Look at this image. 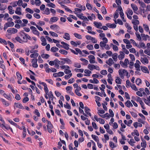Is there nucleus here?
Returning a JSON list of instances; mask_svg holds the SVG:
<instances>
[{"instance_id": "0eeeda50", "label": "nucleus", "mask_w": 150, "mask_h": 150, "mask_svg": "<svg viewBox=\"0 0 150 150\" xmlns=\"http://www.w3.org/2000/svg\"><path fill=\"white\" fill-rule=\"evenodd\" d=\"M30 29L32 30V31L33 34L38 36L39 35V33L37 30V29L35 27L33 26H31L30 27Z\"/></svg>"}, {"instance_id": "79ce46f5", "label": "nucleus", "mask_w": 150, "mask_h": 150, "mask_svg": "<svg viewBox=\"0 0 150 150\" xmlns=\"http://www.w3.org/2000/svg\"><path fill=\"white\" fill-rule=\"evenodd\" d=\"M135 34L137 38V40L139 41H141L142 40V37L141 35L138 33H136Z\"/></svg>"}, {"instance_id": "423d86ee", "label": "nucleus", "mask_w": 150, "mask_h": 150, "mask_svg": "<svg viewBox=\"0 0 150 150\" xmlns=\"http://www.w3.org/2000/svg\"><path fill=\"white\" fill-rule=\"evenodd\" d=\"M136 100L137 102H139L142 108L143 109H145V108L144 107V103L142 100L141 98L137 96Z\"/></svg>"}, {"instance_id": "0e129e2a", "label": "nucleus", "mask_w": 150, "mask_h": 150, "mask_svg": "<svg viewBox=\"0 0 150 150\" xmlns=\"http://www.w3.org/2000/svg\"><path fill=\"white\" fill-rule=\"evenodd\" d=\"M86 47L90 50H93V46L91 45H87Z\"/></svg>"}, {"instance_id": "f3484780", "label": "nucleus", "mask_w": 150, "mask_h": 150, "mask_svg": "<svg viewBox=\"0 0 150 150\" xmlns=\"http://www.w3.org/2000/svg\"><path fill=\"white\" fill-rule=\"evenodd\" d=\"M107 64L110 66H111L114 63L113 60L111 58H110L108 60L106 61Z\"/></svg>"}, {"instance_id": "69168bd1", "label": "nucleus", "mask_w": 150, "mask_h": 150, "mask_svg": "<svg viewBox=\"0 0 150 150\" xmlns=\"http://www.w3.org/2000/svg\"><path fill=\"white\" fill-rule=\"evenodd\" d=\"M105 113V111L103 110H98L97 113L100 116V114H103Z\"/></svg>"}, {"instance_id": "a211bd4d", "label": "nucleus", "mask_w": 150, "mask_h": 150, "mask_svg": "<svg viewBox=\"0 0 150 150\" xmlns=\"http://www.w3.org/2000/svg\"><path fill=\"white\" fill-rule=\"evenodd\" d=\"M115 2L118 5L117 9H122V8L120 6V4H121V0H116Z\"/></svg>"}, {"instance_id": "3c124183", "label": "nucleus", "mask_w": 150, "mask_h": 150, "mask_svg": "<svg viewBox=\"0 0 150 150\" xmlns=\"http://www.w3.org/2000/svg\"><path fill=\"white\" fill-rule=\"evenodd\" d=\"M39 55V54L38 53H33L31 54L30 55V57L31 58H36Z\"/></svg>"}, {"instance_id": "ea45409f", "label": "nucleus", "mask_w": 150, "mask_h": 150, "mask_svg": "<svg viewBox=\"0 0 150 150\" xmlns=\"http://www.w3.org/2000/svg\"><path fill=\"white\" fill-rule=\"evenodd\" d=\"M16 75L18 80H21L22 78V76L21 74L18 72L16 73Z\"/></svg>"}, {"instance_id": "864d4df0", "label": "nucleus", "mask_w": 150, "mask_h": 150, "mask_svg": "<svg viewBox=\"0 0 150 150\" xmlns=\"http://www.w3.org/2000/svg\"><path fill=\"white\" fill-rule=\"evenodd\" d=\"M91 136L95 141L97 142H98V141L99 139L98 136L93 134Z\"/></svg>"}, {"instance_id": "39448f33", "label": "nucleus", "mask_w": 150, "mask_h": 150, "mask_svg": "<svg viewBox=\"0 0 150 150\" xmlns=\"http://www.w3.org/2000/svg\"><path fill=\"white\" fill-rule=\"evenodd\" d=\"M136 63L134 64V67L136 68V70L140 71V64H141L140 62L138 60H136Z\"/></svg>"}, {"instance_id": "1a4fd4ad", "label": "nucleus", "mask_w": 150, "mask_h": 150, "mask_svg": "<svg viewBox=\"0 0 150 150\" xmlns=\"http://www.w3.org/2000/svg\"><path fill=\"white\" fill-rule=\"evenodd\" d=\"M38 59L36 58L32 59V66L34 68H37L38 67V65L37 63Z\"/></svg>"}, {"instance_id": "aec40b11", "label": "nucleus", "mask_w": 150, "mask_h": 150, "mask_svg": "<svg viewBox=\"0 0 150 150\" xmlns=\"http://www.w3.org/2000/svg\"><path fill=\"white\" fill-rule=\"evenodd\" d=\"M58 18L56 17H53L51 18L50 23V24H52V22H56L57 21Z\"/></svg>"}, {"instance_id": "e2e57ef3", "label": "nucleus", "mask_w": 150, "mask_h": 150, "mask_svg": "<svg viewBox=\"0 0 150 150\" xmlns=\"http://www.w3.org/2000/svg\"><path fill=\"white\" fill-rule=\"evenodd\" d=\"M44 89L45 92V93L46 94H48V92H49V90L48 88L47 87V85L44 86Z\"/></svg>"}, {"instance_id": "412c9836", "label": "nucleus", "mask_w": 150, "mask_h": 150, "mask_svg": "<svg viewBox=\"0 0 150 150\" xmlns=\"http://www.w3.org/2000/svg\"><path fill=\"white\" fill-rule=\"evenodd\" d=\"M85 112L87 115H88L90 116H91V114L90 112V110L87 107H84Z\"/></svg>"}, {"instance_id": "8fccbe9b", "label": "nucleus", "mask_w": 150, "mask_h": 150, "mask_svg": "<svg viewBox=\"0 0 150 150\" xmlns=\"http://www.w3.org/2000/svg\"><path fill=\"white\" fill-rule=\"evenodd\" d=\"M132 23L134 24V25H137L139 23V21L137 20H133L132 21Z\"/></svg>"}, {"instance_id": "473e14b6", "label": "nucleus", "mask_w": 150, "mask_h": 150, "mask_svg": "<svg viewBox=\"0 0 150 150\" xmlns=\"http://www.w3.org/2000/svg\"><path fill=\"white\" fill-rule=\"evenodd\" d=\"M54 64L55 65V67L57 69H59V62L60 61H59L57 59H56L54 60Z\"/></svg>"}, {"instance_id": "a19ab883", "label": "nucleus", "mask_w": 150, "mask_h": 150, "mask_svg": "<svg viewBox=\"0 0 150 150\" xmlns=\"http://www.w3.org/2000/svg\"><path fill=\"white\" fill-rule=\"evenodd\" d=\"M109 146L112 149H113L114 148L117 147V146L116 145H115L114 143L111 141L109 142Z\"/></svg>"}, {"instance_id": "ddd939ff", "label": "nucleus", "mask_w": 150, "mask_h": 150, "mask_svg": "<svg viewBox=\"0 0 150 150\" xmlns=\"http://www.w3.org/2000/svg\"><path fill=\"white\" fill-rule=\"evenodd\" d=\"M93 24L96 28L99 29H101V28L102 26V24L101 23L95 21L93 22Z\"/></svg>"}, {"instance_id": "bf43d9fd", "label": "nucleus", "mask_w": 150, "mask_h": 150, "mask_svg": "<svg viewBox=\"0 0 150 150\" xmlns=\"http://www.w3.org/2000/svg\"><path fill=\"white\" fill-rule=\"evenodd\" d=\"M59 52L62 54L67 55V52L64 50H59Z\"/></svg>"}, {"instance_id": "dca6fc26", "label": "nucleus", "mask_w": 150, "mask_h": 150, "mask_svg": "<svg viewBox=\"0 0 150 150\" xmlns=\"http://www.w3.org/2000/svg\"><path fill=\"white\" fill-rule=\"evenodd\" d=\"M41 40L42 42L41 43V45L42 46H45L47 44L46 42V39L43 36H41L40 37Z\"/></svg>"}, {"instance_id": "37998d69", "label": "nucleus", "mask_w": 150, "mask_h": 150, "mask_svg": "<svg viewBox=\"0 0 150 150\" xmlns=\"http://www.w3.org/2000/svg\"><path fill=\"white\" fill-rule=\"evenodd\" d=\"M138 2L140 6L143 8H146V4L142 1H139Z\"/></svg>"}, {"instance_id": "cd10ccee", "label": "nucleus", "mask_w": 150, "mask_h": 150, "mask_svg": "<svg viewBox=\"0 0 150 150\" xmlns=\"http://www.w3.org/2000/svg\"><path fill=\"white\" fill-rule=\"evenodd\" d=\"M82 10H75V11H74V12L76 15L77 16L79 17L81 15V13Z\"/></svg>"}, {"instance_id": "a878e982", "label": "nucleus", "mask_w": 150, "mask_h": 150, "mask_svg": "<svg viewBox=\"0 0 150 150\" xmlns=\"http://www.w3.org/2000/svg\"><path fill=\"white\" fill-rule=\"evenodd\" d=\"M125 105L128 108H130L131 107L133 106V105L130 101L127 100L125 103Z\"/></svg>"}, {"instance_id": "9b49d317", "label": "nucleus", "mask_w": 150, "mask_h": 150, "mask_svg": "<svg viewBox=\"0 0 150 150\" xmlns=\"http://www.w3.org/2000/svg\"><path fill=\"white\" fill-rule=\"evenodd\" d=\"M57 1L58 3L61 5V6L62 8H64V9H69L66 6L64 5L63 1L62 0V1L58 0Z\"/></svg>"}, {"instance_id": "052dcab7", "label": "nucleus", "mask_w": 150, "mask_h": 150, "mask_svg": "<svg viewBox=\"0 0 150 150\" xmlns=\"http://www.w3.org/2000/svg\"><path fill=\"white\" fill-rule=\"evenodd\" d=\"M48 125H47V128H53V125L51 124V123L49 121H48L47 122Z\"/></svg>"}, {"instance_id": "5fc2aeb1", "label": "nucleus", "mask_w": 150, "mask_h": 150, "mask_svg": "<svg viewBox=\"0 0 150 150\" xmlns=\"http://www.w3.org/2000/svg\"><path fill=\"white\" fill-rule=\"evenodd\" d=\"M50 28L52 29H54L55 28L58 29L59 28V26L56 24H54L50 25Z\"/></svg>"}, {"instance_id": "7c9ffc66", "label": "nucleus", "mask_w": 150, "mask_h": 150, "mask_svg": "<svg viewBox=\"0 0 150 150\" xmlns=\"http://www.w3.org/2000/svg\"><path fill=\"white\" fill-rule=\"evenodd\" d=\"M63 38L67 40H69L70 39V35L68 33H64V36H63Z\"/></svg>"}, {"instance_id": "bb28decb", "label": "nucleus", "mask_w": 150, "mask_h": 150, "mask_svg": "<svg viewBox=\"0 0 150 150\" xmlns=\"http://www.w3.org/2000/svg\"><path fill=\"white\" fill-rule=\"evenodd\" d=\"M1 101L2 102L3 104L4 105L6 106H8L9 105V103L4 99L3 98H1Z\"/></svg>"}, {"instance_id": "6e6d98bb", "label": "nucleus", "mask_w": 150, "mask_h": 150, "mask_svg": "<svg viewBox=\"0 0 150 150\" xmlns=\"http://www.w3.org/2000/svg\"><path fill=\"white\" fill-rule=\"evenodd\" d=\"M74 36L79 39H81L82 37L81 35L77 33H74Z\"/></svg>"}, {"instance_id": "6e6552de", "label": "nucleus", "mask_w": 150, "mask_h": 150, "mask_svg": "<svg viewBox=\"0 0 150 150\" xmlns=\"http://www.w3.org/2000/svg\"><path fill=\"white\" fill-rule=\"evenodd\" d=\"M14 25L13 22L9 21L6 23L4 25V29H6L8 27H12Z\"/></svg>"}, {"instance_id": "7ed1b4c3", "label": "nucleus", "mask_w": 150, "mask_h": 150, "mask_svg": "<svg viewBox=\"0 0 150 150\" xmlns=\"http://www.w3.org/2000/svg\"><path fill=\"white\" fill-rule=\"evenodd\" d=\"M88 68L91 71L94 69H96L98 71L100 70V69L98 66L95 65L94 64H89L88 65Z\"/></svg>"}, {"instance_id": "13d9d810", "label": "nucleus", "mask_w": 150, "mask_h": 150, "mask_svg": "<svg viewBox=\"0 0 150 150\" xmlns=\"http://www.w3.org/2000/svg\"><path fill=\"white\" fill-rule=\"evenodd\" d=\"M74 66L75 67L78 68H80L81 67L80 64L77 62L74 63Z\"/></svg>"}, {"instance_id": "f257e3e1", "label": "nucleus", "mask_w": 150, "mask_h": 150, "mask_svg": "<svg viewBox=\"0 0 150 150\" xmlns=\"http://www.w3.org/2000/svg\"><path fill=\"white\" fill-rule=\"evenodd\" d=\"M119 73L120 77L122 79L124 78V76L125 75L126 76H128V74L127 71L125 69H120L119 70Z\"/></svg>"}, {"instance_id": "09e8293b", "label": "nucleus", "mask_w": 150, "mask_h": 150, "mask_svg": "<svg viewBox=\"0 0 150 150\" xmlns=\"http://www.w3.org/2000/svg\"><path fill=\"white\" fill-rule=\"evenodd\" d=\"M135 82L137 85H139L142 83V80L138 78L136 79Z\"/></svg>"}, {"instance_id": "f8f14e48", "label": "nucleus", "mask_w": 150, "mask_h": 150, "mask_svg": "<svg viewBox=\"0 0 150 150\" xmlns=\"http://www.w3.org/2000/svg\"><path fill=\"white\" fill-rule=\"evenodd\" d=\"M7 31L9 33L14 34L17 32L18 30L15 28H10L7 30Z\"/></svg>"}, {"instance_id": "4be33fe9", "label": "nucleus", "mask_w": 150, "mask_h": 150, "mask_svg": "<svg viewBox=\"0 0 150 150\" xmlns=\"http://www.w3.org/2000/svg\"><path fill=\"white\" fill-rule=\"evenodd\" d=\"M20 36L22 38L21 39H22L23 43L24 42H28V40H27V39H26V37L25 35L21 34Z\"/></svg>"}, {"instance_id": "2f4dec72", "label": "nucleus", "mask_w": 150, "mask_h": 150, "mask_svg": "<svg viewBox=\"0 0 150 150\" xmlns=\"http://www.w3.org/2000/svg\"><path fill=\"white\" fill-rule=\"evenodd\" d=\"M118 57L117 54L116 53H114L112 55V57L115 62L117 61Z\"/></svg>"}, {"instance_id": "4d7b16f0", "label": "nucleus", "mask_w": 150, "mask_h": 150, "mask_svg": "<svg viewBox=\"0 0 150 150\" xmlns=\"http://www.w3.org/2000/svg\"><path fill=\"white\" fill-rule=\"evenodd\" d=\"M121 80H122L119 77H117L115 80V81L117 83L120 84Z\"/></svg>"}, {"instance_id": "f704fd0d", "label": "nucleus", "mask_w": 150, "mask_h": 150, "mask_svg": "<svg viewBox=\"0 0 150 150\" xmlns=\"http://www.w3.org/2000/svg\"><path fill=\"white\" fill-rule=\"evenodd\" d=\"M141 70L142 71L145 73H149V71L148 70L147 68L146 67H142Z\"/></svg>"}, {"instance_id": "4468645a", "label": "nucleus", "mask_w": 150, "mask_h": 150, "mask_svg": "<svg viewBox=\"0 0 150 150\" xmlns=\"http://www.w3.org/2000/svg\"><path fill=\"white\" fill-rule=\"evenodd\" d=\"M88 57L89 58V62L93 64L95 63V57L94 56L92 55H90L88 56Z\"/></svg>"}, {"instance_id": "c03bdc74", "label": "nucleus", "mask_w": 150, "mask_h": 150, "mask_svg": "<svg viewBox=\"0 0 150 150\" xmlns=\"http://www.w3.org/2000/svg\"><path fill=\"white\" fill-rule=\"evenodd\" d=\"M58 50L59 49L58 48L56 47H53L51 48L50 51L52 52H55L58 51Z\"/></svg>"}, {"instance_id": "774afa93", "label": "nucleus", "mask_w": 150, "mask_h": 150, "mask_svg": "<svg viewBox=\"0 0 150 150\" xmlns=\"http://www.w3.org/2000/svg\"><path fill=\"white\" fill-rule=\"evenodd\" d=\"M100 73L103 75H106L107 74V72L106 70H101L100 72Z\"/></svg>"}, {"instance_id": "5701e85b", "label": "nucleus", "mask_w": 150, "mask_h": 150, "mask_svg": "<svg viewBox=\"0 0 150 150\" xmlns=\"http://www.w3.org/2000/svg\"><path fill=\"white\" fill-rule=\"evenodd\" d=\"M62 59L65 62H66L68 64H71L72 62L68 58H63Z\"/></svg>"}, {"instance_id": "58836bf2", "label": "nucleus", "mask_w": 150, "mask_h": 150, "mask_svg": "<svg viewBox=\"0 0 150 150\" xmlns=\"http://www.w3.org/2000/svg\"><path fill=\"white\" fill-rule=\"evenodd\" d=\"M46 6L50 7L53 8H55L56 6L55 4L51 2L49 4H47Z\"/></svg>"}, {"instance_id": "49530a36", "label": "nucleus", "mask_w": 150, "mask_h": 150, "mask_svg": "<svg viewBox=\"0 0 150 150\" xmlns=\"http://www.w3.org/2000/svg\"><path fill=\"white\" fill-rule=\"evenodd\" d=\"M15 39L17 41L21 43H23L22 39L20 37L18 36L16 37L15 38Z\"/></svg>"}, {"instance_id": "c85d7f7f", "label": "nucleus", "mask_w": 150, "mask_h": 150, "mask_svg": "<svg viewBox=\"0 0 150 150\" xmlns=\"http://www.w3.org/2000/svg\"><path fill=\"white\" fill-rule=\"evenodd\" d=\"M41 56L43 59H47L50 57V56L49 54H47L43 53L41 54Z\"/></svg>"}, {"instance_id": "6ab92c4d", "label": "nucleus", "mask_w": 150, "mask_h": 150, "mask_svg": "<svg viewBox=\"0 0 150 150\" xmlns=\"http://www.w3.org/2000/svg\"><path fill=\"white\" fill-rule=\"evenodd\" d=\"M120 54L118 56V58L119 60H121L125 57V54L122 51L120 52Z\"/></svg>"}, {"instance_id": "c756f323", "label": "nucleus", "mask_w": 150, "mask_h": 150, "mask_svg": "<svg viewBox=\"0 0 150 150\" xmlns=\"http://www.w3.org/2000/svg\"><path fill=\"white\" fill-rule=\"evenodd\" d=\"M106 25L108 27L112 28H115L116 26V25L114 24H110L109 23H107Z\"/></svg>"}, {"instance_id": "de8ad7c7", "label": "nucleus", "mask_w": 150, "mask_h": 150, "mask_svg": "<svg viewBox=\"0 0 150 150\" xmlns=\"http://www.w3.org/2000/svg\"><path fill=\"white\" fill-rule=\"evenodd\" d=\"M0 43L1 44L6 45L7 44V42L4 39L0 38Z\"/></svg>"}, {"instance_id": "9d476101", "label": "nucleus", "mask_w": 150, "mask_h": 150, "mask_svg": "<svg viewBox=\"0 0 150 150\" xmlns=\"http://www.w3.org/2000/svg\"><path fill=\"white\" fill-rule=\"evenodd\" d=\"M141 35L143 40L146 41L147 39H148V40H150V37L148 35H145L143 33H141Z\"/></svg>"}, {"instance_id": "b1692460", "label": "nucleus", "mask_w": 150, "mask_h": 150, "mask_svg": "<svg viewBox=\"0 0 150 150\" xmlns=\"http://www.w3.org/2000/svg\"><path fill=\"white\" fill-rule=\"evenodd\" d=\"M14 105L16 106V108H19L20 109H24L22 104L20 103H14Z\"/></svg>"}, {"instance_id": "72a5a7b5", "label": "nucleus", "mask_w": 150, "mask_h": 150, "mask_svg": "<svg viewBox=\"0 0 150 150\" xmlns=\"http://www.w3.org/2000/svg\"><path fill=\"white\" fill-rule=\"evenodd\" d=\"M84 72L85 73L87 74L84 75V76H90V74L91 73V71L88 69H85Z\"/></svg>"}, {"instance_id": "393cba45", "label": "nucleus", "mask_w": 150, "mask_h": 150, "mask_svg": "<svg viewBox=\"0 0 150 150\" xmlns=\"http://www.w3.org/2000/svg\"><path fill=\"white\" fill-rule=\"evenodd\" d=\"M90 83H93L97 84L99 83V81L96 78H94L93 80L90 79L89 80Z\"/></svg>"}, {"instance_id": "338daca9", "label": "nucleus", "mask_w": 150, "mask_h": 150, "mask_svg": "<svg viewBox=\"0 0 150 150\" xmlns=\"http://www.w3.org/2000/svg\"><path fill=\"white\" fill-rule=\"evenodd\" d=\"M92 125L93 128L95 129H98V127H97L96 124L94 122H92Z\"/></svg>"}, {"instance_id": "a18cd8bd", "label": "nucleus", "mask_w": 150, "mask_h": 150, "mask_svg": "<svg viewBox=\"0 0 150 150\" xmlns=\"http://www.w3.org/2000/svg\"><path fill=\"white\" fill-rule=\"evenodd\" d=\"M42 13L43 14L48 15L50 13V10H41Z\"/></svg>"}, {"instance_id": "e433bc0d", "label": "nucleus", "mask_w": 150, "mask_h": 150, "mask_svg": "<svg viewBox=\"0 0 150 150\" xmlns=\"http://www.w3.org/2000/svg\"><path fill=\"white\" fill-rule=\"evenodd\" d=\"M100 116L103 118H105L106 117H107V118H106L107 119H108L110 117V115L108 113L105 114L104 115H100Z\"/></svg>"}, {"instance_id": "680f3d73", "label": "nucleus", "mask_w": 150, "mask_h": 150, "mask_svg": "<svg viewBox=\"0 0 150 150\" xmlns=\"http://www.w3.org/2000/svg\"><path fill=\"white\" fill-rule=\"evenodd\" d=\"M64 107L69 109H70L71 107L69 104L68 103H66V104H64Z\"/></svg>"}, {"instance_id": "f03ea898", "label": "nucleus", "mask_w": 150, "mask_h": 150, "mask_svg": "<svg viewBox=\"0 0 150 150\" xmlns=\"http://www.w3.org/2000/svg\"><path fill=\"white\" fill-rule=\"evenodd\" d=\"M142 57L140 58V61L143 64H147L149 63V61L147 57H149L148 56L145 54H142Z\"/></svg>"}, {"instance_id": "c9c22d12", "label": "nucleus", "mask_w": 150, "mask_h": 150, "mask_svg": "<svg viewBox=\"0 0 150 150\" xmlns=\"http://www.w3.org/2000/svg\"><path fill=\"white\" fill-rule=\"evenodd\" d=\"M77 6L79 8H80L81 9L76 8H74V9H86V7L85 6H82L80 4H77Z\"/></svg>"}, {"instance_id": "2eb2a0df", "label": "nucleus", "mask_w": 150, "mask_h": 150, "mask_svg": "<svg viewBox=\"0 0 150 150\" xmlns=\"http://www.w3.org/2000/svg\"><path fill=\"white\" fill-rule=\"evenodd\" d=\"M136 46L139 48H142L143 49H145L146 47L144 43L143 42H140L139 43V45L136 44Z\"/></svg>"}, {"instance_id": "20e7f679", "label": "nucleus", "mask_w": 150, "mask_h": 150, "mask_svg": "<svg viewBox=\"0 0 150 150\" xmlns=\"http://www.w3.org/2000/svg\"><path fill=\"white\" fill-rule=\"evenodd\" d=\"M85 37L87 40H91L93 43H95L97 42V40L95 38L92 37L90 35H87Z\"/></svg>"}, {"instance_id": "603ef678", "label": "nucleus", "mask_w": 150, "mask_h": 150, "mask_svg": "<svg viewBox=\"0 0 150 150\" xmlns=\"http://www.w3.org/2000/svg\"><path fill=\"white\" fill-rule=\"evenodd\" d=\"M122 10H118V11H120L119 13L122 18L124 19V15L122 11Z\"/></svg>"}, {"instance_id": "4c0bfd02", "label": "nucleus", "mask_w": 150, "mask_h": 150, "mask_svg": "<svg viewBox=\"0 0 150 150\" xmlns=\"http://www.w3.org/2000/svg\"><path fill=\"white\" fill-rule=\"evenodd\" d=\"M106 43L104 42H103L102 41H101L100 43V45L101 48L102 50L104 49V47H105V46H106Z\"/></svg>"}]
</instances>
